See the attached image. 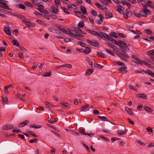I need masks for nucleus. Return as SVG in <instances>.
<instances>
[{
  "label": "nucleus",
  "mask_w": 154,
  "mask_h": 154,
  "mask_svg": "<svg viewBox=\"0 0 154 154\" xmlns=\"http://www.w3.org/2000/svg\"><path fill=\"white\" fill-rule=\"evenodd\" d=\"M118 45H119L120 47L124 48H126V50H129V49L128 47L127 44L122 41H118Z\"/></svg>",
  "instance_id": "f257e3e1"
},
{
  "label": "nucleus",
  "mask_w": 154,
  "mask_h": 154,
  "mask_svg": "<svg viewBox=\"0 0 154 154\" xmlns=\"http://www.w3.org/2000/svg\"><path fill=\"white\" fill-rule=\"evenodd\" d=\"M97 36L101 38H104L107 39L108 40L110 36L106 33L101 32H100L99 33L98 32Z\"/></svg>",
  "instance_id": "f03ea898"
},
{
  "label": "nucleus",
  "mask_w": 154,
  "mask_h": 154,
  "mask_svg": "<svg viewBox=\"0 0 154 154\" xmlns=\"http://www.w3.org/2000/svg\"><path fill=\"white\" fill-rule=\"evenodd\" d=\"M50 11L53 13L57 14L58 13V8L56 6H53L51 7Z\"/></svg>",
  "instance_id": "7ed1b4c3"
},
{
  "label": "nucleus",
  "mask_w": 154,
  "mask_h": 154,
  "mask_svg": "<svg viewBox=\"0 0 154 154\" xmlns=\"http://www.w3.org/2000/svg\"><path fill=\"white\" fill-rule=\"evenodd\" d=\"M147 53L149 55L150 58L154 62V49L151 50L147 52Z\"/></svg>",
  "instance_id": "20e7f679"
},
{
  "label": "nucleus",
  "mask_w": 154,
  "mask_h": 154,
  "mask_svg": "<svg viewBox=\"0 0 154 154\" xmlns=\"http://www.w3.org/2000/svg\"><path fill=\"white\" fill-rule=\"evenodd\" d=\"M68 35H69L71 37H74L76 34V31L74 30H72L71 29H68Z\"/></svg>",
  "instance_id": "39448f33"
},
{
  "label": "nucleus",
  "mask_w": 154,
  "mask_h": 154,
  "mask_svg": "<svg viewBox=\"0 0 154 154\" xmlns=\"http://www.w3.org/2000/svg\"><path fill=\"white\" fill-rule=\"evenodd\" d=\"M119 56L121 59L125 61L127 60L125 58H129V56L128 55L123 53L120 54Z\"/></svg>",
  "instance_id": "423d86ee"
},
{
  "label": "nucleus",
  "mask_w": 154,
  "mask_h": 154,
  "mask_svg": "<svg viewBox=\"0 0 154 154\" xmlns=\"http://www.w3.org/2000/svg\"><path fill=\"white\" fill-rule=\"evenodd\" d=\"M79 132L80 134H82L83 135H87L91 137H92V136L94 134H91V133L90 134V133H87V132L85 133V130L83 129H80Z\"/></svg>",
  "instance_id": "0eeeda50"
},
{
  "label": "nucleus",
  "mask_w": 154,
  "mask_h": 154,
  "mask_svg": "<svg viewBox=\"0 0 154 154\" xmlns=\"http://www.w3.org/2000/svg\"><path fill=\"white\" fill-rule=\"evenodd\" d=\"M84 36L83 35L79 34V33L77 32L76 34L75 35V36L74 37V38H76L79 40H82V37Z\"/></svg>",
  "instance_id": "6e6552de"
},
{
  "label": "nucleus",
  "mask_w": 154,
  "mask_h": 154,
  "mask_svg": "<svg viewBox=\"0 0 154 154\" xmlns=\"http://www.w3.org/2000/svg\"><path fill=\"white\" fill-rule=\"evenodd\" d=\"M13 127V125L11 124H7L4 126L2 129L3 130H9L12 128Z\"/></svg>",
  "instance_id": "1a4fd4ad"
},
{
  "label": "nucleus",
  "mask_w": 154,
  "mask_h": 154,
  "mask_svg": "<svg viewBox=\"0 0 154 154\" xmlns=\"http://www.w3.org/2000/svg\"><path fill=\"white\" fill-rule=\"evenodd\" d=\"M60 104V106L61 107L63 108H69L70 107V106L69 105V104L66 102H62Z\"/></svg>",
  "instance_id": "9d476101"
},
{
  "label": "nucleus",
  "mask_w": 154,
  "mask_h": 154,
  "mask_svg": "<svg viewBox=\"0 0 154 154\" xmlns=\"http://www.w3.org/2000/svg\"><path fill=\"white\" fill-rule=\"evenodd\" d=\"M89 105L88 104H85L84 106H82L81 108L82 111L86 112L89 110V108L88 107Z\"/></svg>",
  "instance_id": "9b49d317"
},
{
  "label": "nucleus",
  "mask_w": 154,
  "mask_h": 154,
  "mask_svg": "<svg viewBox=\"0 0 154 154\" xmlns=\"http://www.w3.org/2000/svg\"><path fill=\"white\" fill-rule=\"evenodd\" d=\"M17 18L21 19L22 20L23 22L25 23L26 20V19L25 16L23 15L20 14H17Z\"/></svg>",
  "instance_id": "f8f14e48"
},
{
  "label": "nucleus",
  "mask_w": 154,
  "mask_h": 154,
  "mask_svg": "<svg viewBox=\"0 0 154 154\" xmlns=\"http://www.w3.org/2000/svg\"><path fill=\"white\" fill-rule=\"evenodd\" d=\"M24 23L27 26L29 27H32L35 26L34 23L31 22L30 21H28L26 20Z\"/></svg>",
  "instance_id": "ddd939ff"
},
{
  "label": "nucleus",
  "mask_w": 154,
  "mask_h": 154,
  "mask_svg": "<svg viewBox=\"0 0 154 154\" xmlns=\"http://www.w3.org/2000/svg\"><path fill=\"white\" fill-rule=\"evenodd\" d=\"M29 122V121L28 120H26L22 122H21L20 124L19 125V127H23L25 125H26L28 124Z\"/></svg>",
  "instance_id": "4468645a"
},
{
  "label": "nucleus",
  "mask_w": 154,
  "mask_h": 154,
  "mask_svg": "<svg viewBox=\"0 0 154 154\" xmlns=\"http://www.w3.org/2000/svg\"><path fill=\"white\" fill-rule=\"evenodd\" d=\"M81 13L84 14H85L87 13V12L85 8L83 6H81Z\"/></svg>",
  "instance_id": "2eb2a0df"
},
{
  "label": "nucleus",
  "mask_w": 154,
  "mask_h": 154,
  "mask_svg": "<svg viewBox=\"0 0 154 154\" xmlns=\"http://www.w3.org/2000/svg\"><path fill=\"white\" fill-rule=\"evenodd\" d=\"M4 30L5 33L7 35H11V32L9 28L7 27H5L4 28Z\"/></svg>",
  "instance_id": "dca6fc26"
},
{
  "label": "nucleus",
  "mask_w": 154,
  "mask_h": 154,
  "mask_svg": "<svg viewBox=\"0 0 154 154\" xmlns=\"http://www.w3.org/2000/svg\"><path fill=\"white\" fill-rule=\"evenodd\" d=\"M86 32L89 33L91 34L92 35H97L98 32L96 31H93L92 30H91L89 29H87L86 30Z\"/></svg>",
  "instance_id": "f3484780"
},
{
  "label": "nucleus",
  "mask_w": 154,
  "mask_h": 154,
  "mask_svg": "<svg viewBox=\"0 0 154 154\" xmlns=\"http://www.w3.org/2000/svg\"><path fill=\"white\" fill-rule=\"evenodd\" d=\"M86 48L83 51V53L86 54H88L90 53L91 51V48L88 47H86Z\"/></svg>",
  "instance_id": "a211bd4d"
},
{
  "label": "nucleus",
  "mask_w": 154,
  "mask_h": 154,
  "mask_svg": "<svg viewBox=\"0 0 154 154\" xmlns=\"http://www.w3.org/2000/svg\"><path fill=\"white\" fill-rule=\"evenodd\" d=\"M108 40L110 41H111L113 43L115 44L118 45V42H117V41L115 40L114 38H112L110 36Z\"/></svg>",
  "instance_id": "6ab92c4d"
},
{
  "label": "nucleus",
  "mask_w": 154,
  "mask_h": 154,
  "mask_svg": "<svg viewBox=\"0 0 154 154\" xmlns=\"http://www.w3.org/2000/svg\"><path fill=\"white\" fill-rule=\"evenodd\" d=\"M142 11L145 14H146V16L150 14V11L147 9V8L145 9H142Z\"/></svg>",
  "instance_id": "aec40b11"
},
{
  "label": "nucleus",
  "mask_w": 154,
  "mask_h": 154,
  "mask_svg": "<svg viewBox=\"0 0 154 154\" xmlns=\"http://www.w3.org/2000/svg\"><path fill=\"white\" fill-rule=\"evenodd\" d=\"M105 15L106 17L107 18H111L112 17V14L109 12H105Z\"/></svg>",
  "instance_id": "412c9836"
},
{
  "label": "nucleus",
  "mask_w": 154,
  "mask_h": 154,
  "mask_svg": "<svg viewBox=\"0 0 154 154\" xmlns=\"http://www.w3.org/2000/svg\"><path fill=\"white\" fill-rule=\"evenodd\" d=\"M125 110L128 112V113L131 115H132L133 114V112L131 110L127 107H125Z\"/></svg>",
  "instance_id": "4be33fe9"
},
{
  "label": "nucleus",
  "mask_w": 154,
  "mask_h": 154,
  "mask_svg": "<svg viewBox=\"0 0 154 154\" xmlns=\"http://www.w3.org/2000/svg\"><path fill=\"white\" fill-rule=\"evenodd\" d=\"M154 4L150 1H149L146 4L147 6H148L150 7L151 8L153 9L154 8L153 6Z\"/></svg>",
  "instance_id": "5701e85b"
},
{
  "label": "nucleus",
  "mask_w": 154,
  "mask_h": 154,
  "mask_svg": "<svg viewBox=\"0 0 154 154\" xmlns=\"http://www.w3.org/2000/svg\"><path fill=\"white\" fill-rule=\"evenodd\" d=\"M144 109L148 112L152 113L153 112V110L150 108L146 106L144 107Z\"/></svg>",
  "instance_id": "b1692460"
},
{
  "label": "nucleus",
  "mask_w": 154,
  "mask_h": 154,
  "mask_svg": "<svg viewBox=\"0 0 154 154\" xmlns=\"http://www.w3.org/2000/svg\"><path fill=\"white\" fill-rule=\"evenodd\" d=\"M125 132L126 130L125 128H124V129L122 130H119L117 131L118 134L120 135L125 134Z\"/></svg>",
  "instance_id": "393cba45"
},
{
  "label": "nucleus",
  "mask_w": 154,
  "mask_h": 154,
  "mask_svg": "<svg viewBox=\"0 0 154 154\" xmlns=\"http://www.w3.org/2000/svg\"><path fill=\"white\" fill-rule=\"evenodd\" d=\"M93 72V69H89L87 70L85 74V75H89L90 74H91Z\"/></svg>",
  "instance_id": "a878e982"
},
{
  "label": "nucleus",
  "mask_w": 154,
  "mask_h": 154,
  "mask_svg": "<svg viewBox=\"0 0 154 154\" xmlns=\"http://www.w3.org/2000/svg\"><path fill=\"white\" fill-rule=\"evenodd\" d=\"M138 97L143 99H146V98L147 96L144 94H139Z\"/></svg>",
  "instance_id": "bb28decb"
},
{
  "label": "nucleus",
  "mask_w": 154,
  "mask_h": 154,
  "mask_svg": "<svg viewBox=\"0 0 154 154\" xmlns=\"http://www.w3.org/2000/svg\"><path fill=\"white\" fill-rule=\"evenodd\" d=\"M29 127L30 128H40L41 127V126H40L39 125H37L36 126L35 124L31 125L29 126Z\"/></svg>",
  "instance_id": "cd10ccee"
},
{
  "label": "nucleus",
  "mask_w": 154,
  "mask_h": 154,
  "mask_svg": "<svg viewBox=\"0 0 154 154\" xmlns=\"http://www.w3.org/2000/svg\"><path fill=\"white\" fill-rule=\"evenodd\" d=\"M134 15L135 16L137 17H139L140 16H141L145 17H147V16L146 15H142V14H141L139 12L134 13Z\"/></svg>",
  "instance_id": "c85d7f7f"
},
{
  "label": "nucleus",
  "mask_w": 154,
  "mask_h": 154,
  "mask_svg": "<svg viewBox=\"0 0 154 154\" xmlns=\"http://www.w3.org/2000/svg\"><path fill=\"white\" fill-rule=\"evenodd\" d=\"M45 105H46L47 106L49 107L50 108H53L54 106L53 104H51L50 102H48L46 101L45 103Z\"/></svg>",
  "instance_id": "c756f323"
},
{
  "label": "nucleus",
  "mask_w": 154,
  "mask_h": 154,
  "mask_svg": "<svg viewBox=\"0 0 154 154\" xmlns=\"http://www.w3.org/2000/svg\"><path fill=\"white\" fill-rule=\"evenodd\" d=\"M97 56L100 57H102L103 58H105L106 57V56L104 54L101 52H97Z\"/></svg>",
  "instance_id": "7c9ffc66"
},
{
  "label": "nucleus",
  "mask_w": 154,
  "mask_h": 154,
  "mask_svg": "<svg viewBox=\"0 0 154 154\" xmlns=\"http://www.w3.org/2000/svg\"><path fill=\"white\" fill-rule=\"evenodd\" d=\"M12 43L15 46H19V43L17 42V40H16L15 39H14L12 41Z\"/></svg>",
  "instance_id": "2f4dec72"
},
{
  "label": "nucleus",
  "mask_w": 154,
  "mask_h": 154,
  "mask_svg": "<svg viewBox=\"0 0 154 154\" xmlns=\"http://www.w3.org/2000/svg\"><path fill=\"white\" fill-rule=\"evenodd\" d=\"M110 36L115 38H117L118 37L117 34L115 32H111L110 33Z\"/></svg>",
  "instance_id": "473e14b6"
},
{
  "label": "nucleus",
  "mask_w": 154,
  "mask_h": 154,
  "mask_svg": "<svg viewBox=\"0 0 154 154\" xmlns=\"http://www.w3.org/2000/svg\"><path fill=\"white\" fill-rule=\"evenodd\" d=\"M51 72H47L44 73V75H42L43 76L49 77L51 75Z\"/></svg>",
  "instance_id": "72a5a7b5"
},
{
  "label": "nucleus",
  "mask_w": 154,
  "mask_h": 154,
  "mask_svg": "<svg viewBox=\"0 0 154 154\" xmlns=\"http://www.w3.org/2000/svg\"><path fill=\"white\" fill-rule=\"evenodd\" d=\"M107 44L108 45H109V47H110L111 48L113 49L114 50H116V49L117 48V47L116 46H115L113 44H112L111 43L108 42L107 43Z\"/></svg>",
  "instance_id": "f704fd0d"
},
{
  "label": "nucleus",
  "mask_w": 154,
  "mask_h": 154,
  "mask_svg": "<svg viewBox=\"0 0 154 154\" xmlns=\"http://www.w3.org/2000/svg\"><path fill=\"white\" fill-rule=\"evenodd\" d=\"M79 27L82 28L84 26V23L83 21H80L78 24Z\"/></svg>",
  "instance_id": "c9c22d12"
},
{
  "label": "nucleus",
  "mask_w": 154,
  "mask_h": 154,
  "mask_svg": "<svg viewBox=\"0 0 154 154\" xmlns=\"http://www.w3.org/2000/svg\"><path fill=\"white\" fill-rule=\"evenodd\" d=\"M127 67L125 66H123L122 67L119 68L118 70L119 71H124L127 69Z\"/></svg>",
  "instance_id": "e433bc0d"
},
{
  "label": "nucleus",
  "mask_w": 154,
  "mask_h": 154,
  "mask_svg": "<svg viewBox=\"0 0 154 154\" xmlns=\"http://www.w3.org/2000/svg\"><path fill=\"white\" fill-rule=\"evenodd\" d=\"M27 132L29 133L31 135L33 136L34 137H37V136L35 134H34L32 131H27Z\"/></svg>",
  "instance_id": "4c0bfd02"
},
{
  "label": "nucleus",
  "mask_w": 154,
  "mask_h": 154,
  "mask_svg": "<svg viewBox=\"0 0 154 154\" xmlns=\"http://www.w3.org/2000/svg\"><path fill=\"white\" fill-rule=\"evenodd\" d=\"M136 61L137 63H139L141 65H142L144 63H145V61H142L139 58L137 59Z\"/></svg>",
  "instance_id": "58836bf2"
},
{
  "label": "nucleus",
  "mask_w": 154,
  "mask_h": 154,
  "mask_svg": "<svg viewBox=\"0 0 154 154\" xmlns=\"http://www.w3.org/2000/svg\"><path fill=\"white\" fill-rule=\"evenodd\" d=\"M7 3H5V4L3 5V6H0V7H1V8H3L5 9H8V10H11V9H10L6 5H7Z\"/></svg>",
  "instance_id": "ea45409f"
},
{
  "label": "nucleus",
  "mask_w": 154,
  "mask_h": 154,
  "mask_svg": "<svg viewBox=\"0 0 154 154\" xmlns=\"http://www.w3.org/2000/svg\"><path fill=\"white\" fill-rule=\"evenodd\" d=\"M38 141V139L37 138H35L33 139L29 140V142L30 143H33L34 142L37 143Z\"/></svg>",
  "instance_id": "a19ab883"
},
{
  "label": "nucleus",
  "mask_w": 154,
  "mask_h": 154,
  "mask_svg": "<svg viewBox=\"0 0 154 154\" xmlns=\"http://www.w3.org/2000/svg\"><path fill=\"white\" fill-rule=\"evenodd\" d=\"M145 31L147 35L152 34L153 33L152 31L149 29H145Z\"/></svg>",
  "instance_id": "79ce46f5"
},
{
  "label": "nucleus",
  "mask_w": 154,
  "mask_h": 154,
  "mask_svg": "<svg viewBox=\"0 0 154 154\" xmlns=\"http://www.w3.org/2000/svg\"><path fill=\"white\" fill-rule=\"evenodd\" d=\"M105 50L107 52L108 54H109L111 55L112 56H114L115 55V54L113 52H112L108 49H105Z\"/></svg>",
  "instance_id": "37998d69"
},
{
  "label": "nucleus",
  "mask_w": 154,
  "mask_h": 154,
  "mask_svg": "<svg viewBox=\"0 0 154 154\" xmlns=\"http://www.w3.org/2000/svg\"><path fill=\"white\" fill-rule=\"evenodd\" d=\"M86 60L88 62V63L91 65H93V62L91 61V60L88 57L86 58Z\"/></svg>",
  "instance_id": "c03bdc74"
},
{
  "label": "nucleus",
  "mask_w": 154,
  "mask_h": 154,
  "mask_svg": "<svg viewBox=\"0 0 154 154\" xmlns=\"http://www.w3.org/2000/svg\"><path fill=\"white\" fill-rule=\"evenodd\" d=\"M62 9L63 10V11L67 14H69L70 13L68 12L67 9L65 8L62 7Z\"/></svg>",
  "instance_id": "a18cd8bd"
},
{
  "label": "nucleus",
  "mask_w": 154,
  "mask_h": 154,
  "mask_svg": "<svg viewBox=\"0 0 154 154\" xmlns=\"http://www.w3.org/2000/svg\"><path fill=\"white\" fill-rule=\"evenodd\" d=\"M94 65L96 67H98L100 69H101L103 67V66L100 64L97 63H94Z\"/></svg>",
  "instance_id": "49530a36"
},
{
  "label": "nucleus",
  "mask_w": 154,
  "mask_h": 154,
  "mask_svg": "<svg viewBox=\"0 0 154 154\" xmlns=\"http://www.w3.org/2000/svg\"><path fill=\"white\" fill-rule=\"evenodd\" d=\"M43 3L42 2H40L39 3H38L37 4V5L38 7H42V8H44V6L43 5Z\"/></svg>",
  "instance_id": "de8ad7c7"
},
{
  "label": "nucleus",
  "mask_w": 154,
  "mask_h": 154,
  "mask_svg": "<svg viewBox=\"0 0 154 154\" xmlns=\"http://www.w3.org/2000/svg\"><path fill=\"white\" fill-rule=\"evenodd\" d=\"M142 71L144 72L147 73L150 75H151V74L152 72V71L148 69H146L145 71H144L143 70H142Z\"/></svg>",
  "instance_id": "09e8293b"
},
{
  "label": "nucleus",
  "mask_w": 154,
  "mask_h": 154,
  "mask_svg": "<svg viewBox=\"0 0 154 154\" xmlns=\"http://www.w3.org/2000/svg\"><path fill=\"white\" fill-rule=\"evenodd\" d=\"M98 118L100 119H104V120L105 121H108V120L107 119V118L104 116H98Z\"/></svg>",
  "instance_id": "8fccbe9b"
},
{
  "label": "nucleus",
  "mask_w": 154,
  "mask_h": 154,
  "mask_svg": "<svg viewBox=\"0 0 154 154\" xmlns=\"http://www.w3.org/2000/svg\"><path fill=\"white\" fill-rule=\"evenodd\" d=\"M0 11L6 14H8L9 12L7 10L2 8H0Z\"/></svg>",
  "instance_id": "3c124183"
},
{
  "label": "nucleus",
  "mask_w": 154,
  "mask_h": 154,
  "mask_svg": "<svg viewBox=\"0 0 154 154\" xmlns=\"http://www.w3.org/2000/svg\"><path fill=\"white\" fill-rule=\"evenodd\" d=\"M76 14V15L77 17L79 18H80V17H81V13L80 11H76L75 12Z\"/></svg>",
  "instance_id": "603ef678"
},
{
  "label": "nucleus",
  "mask_w": 154,
  "mask_h": 154,
  "mask_svg": "<svg viewBox=\"0 0 154 154\" xmlns=\"http://www.w3.org/2000/svg\"><path fill=\"white\" fill-rule=\"evenodd\" d=\"M25 3L26 5L30 7H33L32 4L28 2H25Z\"/></svg>",
  "instance_id": "864d4df0"
},
{
  "label": "nucleus",
  "mask_w": 154,
  "mask_h": 154,
  "mask_svg": "<svg viewBox=\"0 0 154 154\" xmlns=\"http://www.w3.org/2000/svg\"><path fill=\"white\" fill-rule=\"evenodd\" d=\"M63 2L66 5H69L70 3V2L68 0H60Z\"/></svg>",
  "instance_id": "5fc2aeb1"
},
{
  "label": "nucleus",
  "mask_w": 154,
  "mask_h": 154,
  "mask_svg": "<svg viewBox=\"0 0 154 154\" xmlns=\"http://www.w3.org/2000/svg\"><path fill=\"white\" fill-rule=\"evenodd\" d=\"M137 142L138 143L143 146H144L145 145V144L144 143L142 142L140 140H137Z\"/></svg>",
  "instance_id": "6e6d98bb"
},
{
  "label": "nucleus",
  "mask_w": 154,
  "mask_h": 154,
  "mask_svg": "<svg viewBox=\"0 0 154 154\" xmlns=\"http://www.w3.org/2000/svg\"><path fill=\"white\" fill-rule=\"evenodd\" d=\"M19 7L20 8L24 10H26V8L25 6L23 4H20L19 5Z\"/></svg>",
  "instance_id": "4d7b16f0"
},
{
  "label": "nucleus",
  "mask_w": 154,
  "mask_h": 154,
  "mask_svg": "<svg viewBox=\"0 0 154 154\" xmlns=\"http://www.w3.org/2000/svg\"><path fill=\"white\" fill-rule=\"evenodd\" d=\"M79 44H80V45H81L83 47H84L85 48H86V44L85 43H84V42H79Z\"/></svg>",
  "instance_id": "13d9d810"
},
{
  "label": "nucleus",
  "mask_w": 154,
  "mask_h": 154,
  "mask_svg": "<svg viewBox=\"0 0 154 154\" xmlns=\"http://www.w3.org/2000/svg\"><path fill=\"white\" fill-rule=\"evenodd\" d=\"M95 5L98 8L100 9H101V8L102 6L100 5V4L97 2H95Z\"/></svg>",
  "instance_id": "bf43d9fd"
},
{
  "label": "nucleus",
  "mask_w": 154,
  "mask_h": 154,
  "mask_svg": "<svg viewBox=\"0 0 154 154\" xmlns=\"http://www.w3.org/2000/svg\"><path fill=\"white\" fill-rule=\"evenodd\" d=\"M86 41L89 44H90L91 45L93 46L94 43V42L88 39L86 40Z\"/></svg>",
  "instance_id": "052dcab7"
},
{
  "label": "nucleus",
  "mask_w": 154,
  "mask_h": 154,
  "mask_svg": "<svg viewBox=\"0 0 154 154\" xmlns=\"http://www.w3.org/2000/svg\"><path fill=\"white\" fill-rule=\"evenodd\" d=\"M91 14L92 15L95 16H96L97 15V14L96 12L94 11H91Z\"/></svg>",
  "instance_id": "680f3d73"
},
{
  "label": "nucleus",
  "mask_w": 154,
  "mask_h": 154,
  "mask_svg": "<svg viewBox=\"0 0 154 154\" xmlns=\"http://www.w3.org/2000/svg\"><path fill=\"white\" fill-rule=\"evenodd\" d=\"M54 2L55 4L57 5H60V0H55Z\"/></svg>",
  "instance_id": "e2e57ef3"
},
{
  "label": "nucleus",
  "mask_w": 154,
  "mask_h": 154,
  "mask_svg": "<svg viewBox=\"0 0 154 154\" xmlns=\"http://www.w3.org/2000/svg\"><path fill=\"white\" fill-rule=\"evenodd\" d=\"M120 50L123 53L126 52V48L122 47H120Z\"/></svg>",
  "instance_id": "0e129e2a"
},
{
  "label": "nucleus",
  "mask_w": 154,
  "mask_h": 154,
  "mask_svg": "<svg viewBox=\"0 0 154 154\" xmlns=\"http://www.w3.org/2000/svg\"><path fill=\"white\" fill-rule=\"evenodd\" d=\"M117 63L118 65L120 66H123L125 65V64L124 63L120 61H117Z\"/></svg>",
  "instance_id": "69168bd1"
},
{
  "label": "nucleus",
  "mask_w": 154,
  "mask_h": 154,
  "mask_svg": "<svg viewBox=\"0 0 154 154\" xmlns=\"http://www.w3.org/2000/svg\"><path fill=\"white\" fill-rule=\"evenodd\" d=\"M20 49L23 51H26V49L24 48L23 46H19Z\"/></svg>",
  "instance_id": "338daca9"
},
{
  "label": "nucleus",
  "mask_w": 154,
  "mask_h": 154,
  "mask_svg": "<svg viewBox=\"0 0 154 154\" xmlns=\"http://www.w3.org/2000/svg\"><path fill=\"white\" fill-rule=\"evenodd\" d=\"M146 130L147 131L150 132H153V130L152 129L150 128V127H147L146 128Z\"/></svg>",
  "instance_id": "774afa93"
}]
</instances>
